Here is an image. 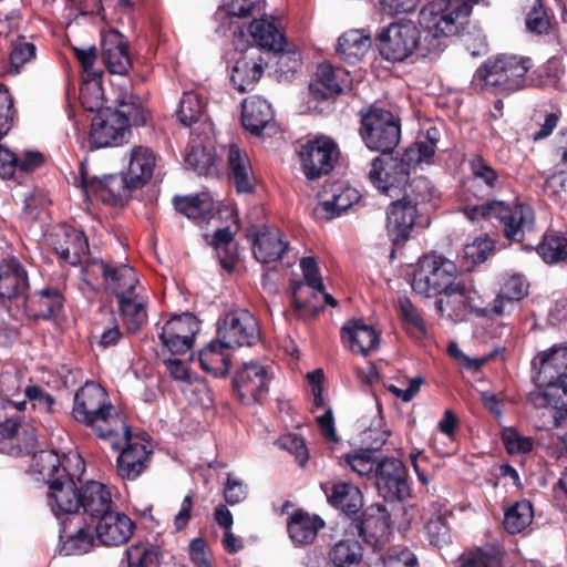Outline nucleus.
<instances>
[{
  "label": "nucleus",
  "mask_w": 567,
  "mask_h": 567,
  "mask_svg": "<svg viewBox=\"0 0 567 567\" xmlns=\"http://www.w3.org/2000/svg\"><path fill=\"white\" fill-rule=\"evenodd\" d=\"M71 416L113 446H118L120 441L127 440L131 434L130 426L111 403L106 390L94 381H86L75 391Z\"/></svg>",
  "instance_id": "1"
},
{
  "label": "nucleus",
  "mask_w": 567,
  "mask_h": 567,
  "mask_svg": "<svg viewBox=\"0 0 567 567\" xmlns=\"http://www.w3.org/2000/svg\"><path fill=\"white\" fill-rule=\"evenodd\" d=\"M101 104H103V97ZM94 110L99 111L91 123L90 150L117 147L126 142L131 126H144L146 124L141 99L133 93H123L115 109H103L100 105Z\"/></svg>",
  "instance_id": "2"
},
{
  "label": "nucleus",
  "mask_w": 567,
  "mask_h": 567,
  "mask_svg": "<svg viewBox=\"0 0 567 567\" xmlns=\"http://www.w3.org/2000/svg\"><path fill=\"white\" fill-rule=\"evenodd\" d=\"M472 6L467 0H432L419 13V24L430 48L425 54H436L444 51V39L454 35L467 21Z\"/></svg>",
  "instance_id": "3"
},
{
  "label": "nucleus",
  "mask_w": 567,
  "mask_h": 567,
  "mask_svg": "<svg viewBox=\"0 0 567 567\" xmlns=\"http://www.w3.org/2000/svg\"><path fill=\"white\" fill-rule=\"evenodd\" d=\"M62 483L55 482L52 486V494L48 498V506L53 515L60 514H83L96 519L112 509L111 492L106 485L87 481L78 489L74 477L66 482V487L62 488Z\"/></svg>",
  "instance_id": "4"
},
{
  "label": "nucleus",
  "mask_w": 567,
  "mask_h": 567,
  "mask_svg": "<svg viewBox=\"0 0 567 567\" xmlns=\"http://www.w3.org/2000/svg\"><path fill=\"white\" fill-rule=\"evenodd\" d=\"M529 69V58L498 54L475 71L471 84L487 93L509 95L526 86Z\"/></svg>",
  "instance_id": "5"
},
{
  "label": "nucleus",
  "mask_w": 567,
  "mask_h": 567,
  "mask_svg": "<svg viewBox=\"0 0 567 567\" xmlns=\"http://www.w3.org/2000/svg\"><path fill=\"white\" fill-rule=\"evenodd\" d=\"M463 213L471 221L497 223L505 238L517 243H522L535 225L534 209L522 203L487 200L480 205H467L463 208Z\"/></svg>",
  "instance_id": "6"
},
{
  "label": "nucleus",
  "mask_w": 567,
  "mask_h": 567,
  "mask_svg": "<svg viewBox=\"0 0 567 567\" xmlns=\"http://www.w3.org/2000/svg\"><path fill=\"white\" fill-rule=\"evenodd\" d=\"M427 40L421 30L411 20L392 22L382 28L375 37V43L380 55L392 63L404 62L410 58L430 59L437 58L436 54H425Z\"/></svg>",
  "instance_id": "7"
},
{
  "label": "nucleus",
  "mask_w": 567,
  "mask_h": 567,
  "mask_svg": "<svg viewBox=\"0 0 567 567\" xmlns=\"http://www.w3.org/2000/svg\"><path fill=\"white\" fill-rule=\"evenodd\" d=\"M359 115V133L364 145L382 154L392 153L401 140L400 118L390 110L377 104L362 107Z\"/></svg>",
  "instance_id": "8"
},
{
  "label": "nucleus",
  "mask_w": 567,
  "mask_h": 567,
  "mask_svg": "<svg viewBox=\"0 0 567 567\" xmlns=\"http://www.w3.org/2000/svg\"><path fill=\"white\" fill-rule=\"evenodd\" d=\"M385 529L384 519H377L373 515L364 512L362 518L352 520L346 530L342 539L333 545L329 551V559L336 567H355L362 560V545L354 535L367 545L375 547L379 542V533Z\"/></svg>",
  "instance_id": "9"
},
{
  "label": "nucleus",
  "mask_w": 567,
  "mask_h": 567,
  "mask_svg": "<svg viewBox=\"0 0 567 567\" xmlns=\"http://www.w3.org/2000/svg\"><path fill=\"white\" fill-rule=\"evenodd\" d=\"M456 265L439 255H424L413 271L411 287L415 293L424 297H437L444 293L457 280Z\"/></svg>",
  "instance_id": "10"
},
{
  "label": "nucleus",
  "mask_w": 567,
  "mask_h": 567,
  "mask_svg": "<svg viewBox=\"0 0 567 567\" xmlns=\"http://www.w3.org/2000/svg\"><path fill=\"white\" fill-rule=\"evenodd\" d=\"M274 372L260 360L243 362L233 375V393L244 405L262 404L269 393Z\"/></svg>",
  "instance_id": "11"
},
{
  "label": "nucleus",
  "mask_w": 567,
  "mask_h": 567,
  "mask_svg": "<svg viewBox=\"0 0 567 567\" xmlns=\"http://www.w3.org/2000/svg\"><path fill=\"white\" fill-rule=\"evenodd\" d=\"M78 178L86 198L92 196L111 206H123L134 192L121 173L103 177L90 175L85 163L80 164Z\"/></svg>",
  "instance_id": "12"
},
{
  "label": "nucleus",
  "mask_w": 567,
  "mask_h": 567,
  "mask_svg": "<svg viewBox=\"0 0 567 567\" xmlns=\"http://www.w3.org/2000/svg\"><path fill=\"white\" fill-rule=\"evenodd\" d=\"M216 339L227 349L252 347L260 340V329L249 310L234 309L218 319Z\"/></svg>",
  "instance_id": "13"
},
{
  "label": "nucleus",
  "mask_w": 567,
  "mask_h": 567,
  "mask_svg": "<svg viewBox=\"0 0 567 567\" xmlns=\"http://www.w3.org/2000/svg\"><path fill=\"white\" fill-rule=\"evenodd\" d=\"M411 175V165L405 156L383 154L371 162L369 179L382 194L389 197L399 196L408 185Z\"/></svg>",
  "instance_id": "14"
},
{
  "label": "nucleus",
  "mask_w": 567,
  "mask_h": 567,
  "mask_svg": "<svg viewBox=\"0 0 567 567\" xmlns=\"http://www.w3.org/2000/svg\"><path fill=\"white\" fill-rule=\"evenodd\" d=\"M441 296L443 297L435 301V307L439 312L445 313L451 321H465L472 313L478 317L492 316L489 308H482L477 305V300H480L478 292L464 281L457 280Z\"/></svg>",
  "instance_id": "15"
},
{
  "label": "nucleus",
  "mask_w": 567,
  "mask_h": 567,
  "mask_svg": "<svg viewBox=\"0 0 567 567\" xmlns=\"http://www.w3.org/2000/svg\"><path fill=\"white\" fill-rule=\"evenodd\" d=\"M59 520L60 553L65 556H80L90 553L95 546L93 527L82 514L54 515Z\"/></svg>",
  "instance_id": "16"
},
{
  "label": "nucleus",
  "mask_w": 567,
  "mask_h": 567,
  "mask_svg": "<svg viewBox=\"0 0 567 567\" xmlns=\"http://www.w3.org/2000/svg\"><path fill=\"white\" fill-rule=\"evenodd\" d=\"M184 161L186 168L199 176H212L217 173V156L210 124L202 123L192 131Z\"/></svg>",
  "instance_id": "17"
},
{
  "label": "nucleus",
  "mask_w": 567,
  "mask_h": 567,
  "mask_svg": "<svg viewBox=\"0 0 567 567\" xmlns=\"http://www.w3.org/2000/svg\"><path fill=\"white\" fill-rule=\"evenodd\" d=\"M200 321L190 312L174 315L158 333L162 350L172 354H185L192 347Z\"/></svg>",
  "instance_id": "18"
},
{
  "label": "nucleus",
  "mask_w": 567,
  "mask_h": 567,
  "mask_svg": "<svg viewBox=\"0 0 567 567\" xmlns=\"http://www.w3.org/2000/svg\"><path fill=\"white\" fill-rule=\"evenodd\" d=\"M48 240L62 264L80 265L90 254L86 235L74 225H59L49 234Z\"/></svg>",
  "instance_id": "19"
},
{
  "label": "nucleus",
  "mask_w": 567,
  "mask_h": 567,
  "mask_svg": "<svg viewBox=\"0 0 567 567\" xmlns=\"http://www.w3.org/2000/svg\"><path fill=\"white\" fill-rule=\"evenodd\" d=\"M338 146L330 137L308 141L299 152L302 171L308 179L329 174L338 161Z\"/></svg>",
  "instance_id": "20"
},
{
  "label": "nucleus",
  "mask_w": 567,
  "mask_h": 567,
  "mask_svg": "<svg viewBox=\"0 0 567 567\" xmlns=\"http://www.w3.org/2000/svg\"><path fill=\"white\" fill-rule=\"evenodd\" d=\"M373 481L386 502L404 501L411 496L406 468L395 457H382L379 461Z\"/></svg>",
  "instance_id": "21"
},
{
  "label": "nucleus",
  "mask_w": 567,
  "mask_h": 567,
  "mask_svg": "<svg viewBox=\"0 0 567 567\" xmlns=\"http://www.w3.org/2000/svg\"><path fill=\"white\" fill-rule=\"evenodd\" d=\"M321 196L322 199L315 207L313 213L318 219L323 220L340 217L348 209L360 206L362 198L358 189L342 182L324 186Z\"/></svg>",
  "instance_id": "22"
},
{
  "label": "nucleus",
  "mask_w": 567,
  "mask_h": 567,
  "mask_svg": "<svg viewBox=\"0 0 567 567\" xmlns=\"http://www.w3.org/2000/svg\"><path fill=\"white\" fill-rule=\"evenodd\" d=\"M530 364L534 372L533 383L547 385L551 391L554 388L550 382L567 375V344H553L547 350L538 352Z\"/></svg>",
  "instance_id": "23"
},
{
  "label": "nucleus",
  "mask_w": 567,
  "mask_h": 567,
  "mask_svg": "<svg viewBox=\"0 0 567 567\" xmlns=\"http://www.w3.org/2000/svg\"><path fill=\"white\" fill-rule=\"evenodd\" d=\"M254 257L262 264L281 260L289 249V241L276 227L262 226L250 229L247 234Z\"/></svg>",
  "instance_id": "24"
},
{
  "label": "nucleus",
  "mask_w": 567,
  "mask_h": 567,
  "mask_svg": "<svg viewBox=\"0 0 567 567\" xmlns=\"http://www.w3.org/2000/svg\"><path fill=\"white\" fill-rule=\"evenodd\" d=\"M35 445L37 434L31 425L21 424L13 417L0 422V453L16 457L29 455Z\"/></svg>",
  "instance_id": "25"
},
{
  "label": "nucleus",
  "mask_w": 567,
  "mask_h": 567,
  "mask_svg": "<svg viewBox=\"0 0 567 567\" xmlns=\"http://www.w3.org/2000/svg\"><path fill=\"white\" fill-rule=\"evenodd\" d=\"M419 208L410 196L392 202L386 209V230L394 246L404 244L413 229Z\"/></svg>",
  "instance_id": "26"
},
{
  "label": "nucleus",
  "mask_w": 567,
  "mask_h": 567,
  "mask_svg": "<svg viewBox=\"0 0 567 567\" xmlns=\"http://www.w3.org/2000/svg\"><path fill=\"white\" fill-rule=\"evenodd\" d=\"M553 390L547 385H535L528 393V401L536 409H548L553 417V426L560 427L567 420V375L550 382Z\"/></svg>",
  "instance_id": "27"
},
{
  "label": "nucleus",
  "mask_w": 567,
  "mask_h": 567,
  "mask_svg": "<svg viewBox=\"0 0 567 567\" xmlns=\"http://www.w3.org/2000/svg\"><path fill=\"white\" fill-rule=\"evenodd\" d=\"M352 78L348 70L321 63L318 65L315 81L309 85V92L316 101H323L350 90Z\"/></svg>",
  "instance_id": "28"
},
{
  "label": "nucleus",
  "mask_w": 567,
  "mask_h": 567,
  "mask_svg": "<svg viewBox=\"0 0 567 567\" xmlns=\"http://www.w3.org/2000/svg\"><path fill=\"white\" fill-rule=\"evenodd\" d=\"M135 529V523L124 513L111 509L96 518L93 532L99 544L120 546L126 544Z\"/></svg>",
  "instance_id": "29"
},
{
  "label": "nucleus",
  "mask_w": 567,
  "mask_h": 567,
  "mask_svg": "<svg viewBox=\"0 0 567 567\" xmlns=\"http://www.w3.org/2000/svg\"><path fill=\"white\" fill-rule=\"evenodd\" d=\"M264 73L262 58L256 47H246L237 52L230 73V82L239 92L254 89Z\"/></svg>",
  "instance_id": "30"
},
{
  "label": "nucleus",
  "mask_w": 567,
  "mask_h": 567,
  "mask_svg": "<svg viewBox=\"0 0 567 567\" xmlns=\"http://www.w3.org/2000/svg\"><path fill=\"white\" fill-rule=\"evenodd\" d=\"M132 435V433L130 434ZM114 450L122 447L116 458L117 474L123 480L134 481L145 470L151 456V451L140 442H132L131 436L127 440H121L118 446L111 445Z\"/></svg>",
  "instance_id": "31"
},
{
  "label": "nucleus",
  "mask_w": 567,
  "mask_h": 567,
  "mask_svg": "<svg viewBox=\"0 0 567 567\" xmlns=\"http://www.w3.org/2000/svg\"><path fill=\"white\" fill-rule=\"evenodd\" d=\"M75 56L86 73V79L80 91V99L83 106L90 111H94V107L101 105V99L103 97V89L101 83V75L93 71V66L96 60L95 47L87 49L74 48Z\"/></svg>",
  "instance_id": "32"
},
{
  "label": "nucleus",
  "mask_w": 567,
  "mask_h": 567,
  "mask_svg": "<svg viewBox=\"0 0 567 567\" xmlns=\"http://www.w3.org/2000/svg\"><path fill=\"white\" fill-rule=\"evenodd\" d=\"M27 315L34 320L58 317L64 306V296L59 287H44L23 298Z\"/></svg>",
  "instance_id": "33"
},
{
  "label": "nucleus",
  "mask_w": 567,
  "mask_h": 567,
  "mask_svg": "<svg viewBox=\"0 0 567 567\" xmlns=\"http://www.w3.org/2000/svg\"><path fill=\"white\" fill-rule=\"evenodd\" d=\"M156 159V154L150 147L138 145L131 148L127 168L121 174L133 190L141 189L152 179Z\"/></svg>",
  "instance_id": "34"
},
{
  "label": "nucleus",
  "mask_w": 567,
  "mask_h": 567,
  "mask_svg": "<svg viewBox=\"0 0 567 567\" xmlns=\"http://www.w3.org/2000/svg\"><path fill=\"white\" fill-rule=\"evenodd\" d=\"M29 288L25 268L17 258L0 262V303L24 298Z\"/></svg>",
  "instance_id": "35"
},
{
  "label": "nucleus",
  "mask_w": 567,
  "mask_h": 567,
  "mask_svg": "<svg viewBox=\"0 0 567 567\" xmlns=\"http://www.w3.org/2000/svg\"><path fill=\"white\" fill-rule=\"evenodd\" d=\"M102 59L112 74L124 75L132 66L128 43L116 30L106 32L102 38Z\"/></svg>",
  "instance_id": "36"
},
{
  "label": "nucleus",
  "mask_w": 567,
  "mask_h": 567,
  "mask_svg": "<svg viewBox=\"0 0 567 567\" xmlns=\"http://www.w3.org/2000/svg\"><path fill=\"white\" fill-rule=\"evenodd\" d=\"M227 175L238 193L250 194L255 190L256 178L249 157L235 144L227 151Z\"/></svg>",
  "instance_id": "37"
},
{
  "label": "nucleus",
  "mask_w": 567,
  "mask_h": 567,
  "mask_svg": "<svg viewBox=\"0 0 567 567\" xmlns=\"http://www.w3.org/2000/svg\"><path fill=\"white\" fill-rule=\"evenodd\" d=\"M65 461L70 462V458L60 457L58 453L52 450H42L40 452L34 453V467L35 471L47 478L49 484V493L48 496L52 494V486L55 482L62 483V488L66 487V482L75 477V473H71L66 465ZM49 497H47L48 499Z\"/></svg>",
  "instance_id": "38"
},
{
  "label": "nucleus",
  "mask_w": 567,
  "mask_h": 567,
  "mask_svg": "<svg viewBox=\"0 0 567 567\" xmlns=\"http://www.w3.org/2000/svg\"><path fill=\"white\" fill-rule=\"evenodd\" d=\"M341 339L352 352L367 355L379 347V334L375 329L362 320H349L341 328Z\"/></svg>",
  "instance_id": "39"
},
{
  "label": "nucleus",
  "mask_w": 567,
  "mask_h": 567,
  "mask_svg": "<svg viewBox=\"0 0 567 567\" xmlns=\"http://www.w3.org/2000/svg\"><path fill=\"white\" fill-rule=\"evenodd\" d=\"M467 166V184L477 189V196H491L501 188L499 173L482 155L472 156Z\"/></svg>",
  "instance_id": "40"
},
{
  "label": "nucleus",
  "mask_w": 567,
  "mask_h": 567,
  "mask_svg": "<svg viewBox=\"0 0 567 567\" xmlns=\"http://www.w3.org/2000/svg\"><path fill=\"white\" fill-rule=\"evenodd\" d=\"M94 265L100 268L103 281L116 298L135 291L138 277L132 266H110L105 261H95Z\"/></svg>",
  "instance_id": "41"
},
{
  "label": "nucleus",
  "mask_w": 567,
  "mask_h": 567,
  "mask_svg": "<svg viewBox=\"0 0 567 567\" xmlns=\"http://www.w3.org/2000/svg\"><path fill=\"white\" fill-rule=\"evenodd\" d=\"M274 111L271 104L259 95H252L244 100L241 106V124L252 135H260L264 128L272 121Z\"/></svg>",
  "instance_id": "42"
},
{
  "label": "nucleus",
  "mask_w": 567,
  "mask_h": 567,
  "mask_svg": "<svg viewBox=\"0 0 567 567\" xmlns=\"http://www.w3.org/2000/svg\"><path fill=\"white\" fill-rule=\"evenodd\" d=\"M249 34L252 38L254 44L258 51L266 50L271 52H279L287 45V39L275 24V19L267 18L254 19L248 28Z\"/></svg>",
  "instance_id": "43"
},
{
  "label": "nucleus",
  "mask_w": 567,
  "mask_h": 567,
  "mask_svg": "<svg viewBox=\"0 0 567 567\" xmlns=\"http://www.w3.org/2000/svg\"><path fill=\"white\" fill-rule=\"evenodd\" d=\"M528 295V284L520 275H513L504 280L499 292L489 308L491 315L503 316L511 313L515 303Z\"/></svg>",
  "instance_id": "44"
},
{
  "label": "nucleus",
  "mask_w": 567,
  "mask_h": 567,
  "mask_svg": "<svg viewBox=\"0 0 567 567\" xmlns=\"http://www.w3.org/2000/svg\"><path fill=\"white\" fill-rule=\"evenodd\" d=\"M328 502L347 516L358 514L363 507V496L359 487L351 483H333L330 489H324Z\"/></svg>",
  "instance_id": "45"
},
{
  "label": "nucleus",
  "mask_w": 567,
  "mask_h": 567,
  "mask_svg": "<svg viewBox=\"0 0 567 567\" xmlns=\"http://www.w3.org/2000/svg\"><path fill=\"white\" fill-rule=\"evenodd\" d=\"M324 522L318 515L310 516L302 509H297L288 519V533L291 540L298 545L310 544L316 538Z\"/></svg>",
  "instance_id": "46"
},
{
  "label": "nucleus",
  "mask_w": 567,
  "mask_h": 567,
  "mask_svg": "<svg viewBox=\"0 0 567 567\" xmlns=\"http://www.w3.org/2000/svg\"><path fill=\"white\" fill-rule=\"evenodd\" d=\"M370 47L371 37L364 30H349L339 37L336 52L344 62L355 64Z\"/></svg>",
  "instance_id": "47"
},
{
  "label": "nucleus",
  "mask_w": 567,
  "mask_h": 567,
  "mask_svg": "<svg viewBox=\"0 0 567 567\" xmlns=\"http://www.w3.org/2000/svg\"><path fill=\"white\" fill-rule=\"evenodd\" d=\"M117 299L118 311L128 332H137L147 320L146 299L133 291Z\"/></svg>",
  "instance_id": "48"
},
{
  "label": "nucleus",
  "mask_w": 567,
  "mask_h": 567,
  "mask_svg": "<svg viewBox=\"0 0 567 567\" xmlns=\"http://www.w3.org/2000/svg\"><path fill=\"white\" fill-rule=\"evenodd\" d=\"M226 349L217 339L208 342L199 351V362L203 370L212 373L215 378L227 375L230 369V360L224 353Z\"/></svg>",
  "instance_id": "49"
},
{
  "label": "nucleus",
  "mask_w": 567,
  "mask_h": 567,
  "mask_svg": "<svg viewBox=\"0 0 567 567\" xmlns=\"http://www.w3.org/2000/svg\"><path fill=\"white\" fill-rule=\"evenodd\" d=\"M175 209L189 219H205L215 206L209 193H199L189 196H175L173 199Z\"/></svg>",
  "instance_id": "50"
},
{
  "label": "nucleus",
  "mask_w": 567,
  "mask_h": 567,
  "mask_svg": "<svg viewBox=\"0 0 567 567\" xmlns=\"http://www.w3.org/2000/svg\"><path fill=\"white\" fill-rule=\"evenodd\" d=\"M507 553L505 548L495 543L478 548L465 558L458 567H506Z\"/></svg>",
  "instance_id": "51"
},
{
  "label": "nucleus",
  "mask_w": 567,
  "mask_h": 567,
  "mask_svg": "<svg viewBox=\"0 0 567 567\" xmlns=\"http://www.w3.org/2000/svg\"><path fill=\"white\" fill-rule=\"evenodd\" d=\"M533 505L527 499H520L509 506L504 514V528L515 535L526 529L533 522Z\"/></svg>",
  "instance_id": "52"
},
{
  "label": "nucleus",
  "mask_w": 567,
  "mask_h": 567,
  "mask_svg": "<svg viewBox=\"0 0 567 567\" xmlns=\"http://www.w3.org/2000/svg\"><path fill=\"white\" fill-rule=\"evenodd\" d=\"M128 567H159L161 550L148 542H137L125 550Z\"/></svg>",
  "instance_id": "53"
},
{
  "label": "nucleus",
  "mask_w": 567,
  "mask_h": 567,
  "mask_svg": "<svg viewBox=\"0 0 567 567\" xmlns=\"http://www.w3.org/2000/svg\"><path fill=\"white\" fill-rule=\"evenodd\" d=\"M320 292L307 285H296L292 288V305L303 316H317L324 308L319 300Z\"/></svg>",
  "instance_id": "54"
},
{
  "label": "nucleus",
  "mask_w": 567,
  "mask_h": 567,
  "mask_svg": "<svg viewBox=\"0 0 567 567\" xmlns=\"http://www.w3.org/2000/svg\"><path fill=\"white\" fill-rule=\"evenodd\" d=\"M205 105L200 94L194 91L185 92L176 112L179 122L185 126L196 124L203 116Z\"/></svg>",
  "instance_id": "55"
},
{
  "label": "nucleus",
  "mask_w": 567,
  "mask_h": 567,
  "mask_svg": "<svg viewBox=\"0 0 567 567\" xmlns=\"http://www.w3.org/2000/svg\"><path fill=\"white\" fill-rule=\"evenodd\" d=\"M535 249L545 262L556 264L567 258V239L563 236L545 235Z\"/></svg>",
  "instance_id": "56"
},
{
  "label": "nucleus",
  "mask_w": 567,
  "mask_h": 567,
  "mask_svg": "<svg viewBox=\"0 0 567 567\" xmlns=\"http://www.w3.org/2000/svg\"><path fill=\"white\" fill-rule=\"evenodd\" d=\"M37 55V47L25 37H19L11 42L9 54L10 71L18 74L22 66L33 60Z\"/></svg>",
  "instance_id": "57"
},
{
  "label": "nucleus",
  "mask_w": 567,
  "mask_h": 567,
  "mask_svg": "<svg viewBox=\"0 0 567 567\" xmlns=\"http://www.w3.org/2000/svg\"><path fill=\"white\" fill-rule=\"evenodd\" d=\"M381 458L372 457L371 450L349 453L344 456L346 464L359 476L373 480Z\"/></svg>",
  "instance_id": "58"
},
{
  "label": "nucleus",
  "mask_w": 567,
  "mask_h": 567,
  "mask_svg": "<svg viewBox=\"0 0 567 567\" xmlns=\"http://www.w3.org/2000/svg\"><path fill=\"white\" fill-rule=\"evenodd\" d=\"M13 97L9 89L0 83V140H2L13 127L16 121Z\"/></svg>",
  "instance_id": "59"
},
{
  "label": "nucleus",
  "mask_w": 567,
  "mask_h": 567,
  "mask_svg": "<svg viewBox=\"0 0 567 567\" xmlns=\"http://www.w3.org/2000/svg\"><path fill=\"white\" fill-rule=\"evenodd\" d=\"M425 533L430 544L434 547L442 548L451 544L450 528L446 524L445 518L442 516H435L431 518L425 527Z\"/></svg>",
  "instance_id": "60"
},
{
  "label": "nucleus",
  "mask_w": 567,
  "mask_h": 567,
  "mask_svg": "<svg viewBox=\"0 0 567 567\" xmlns=\"http://www.w3.org/2000/svg\"><path fill=\"white\" fill-rule=\"evenodd\" d=\"M399 313L402 321L414 328L422 336L426 334V327L422 316L419 313L417 309L414 307L409 297L402 296L399 297L398 300Z\"/></svg>",
  "instance_id": "61"
},
{
  "label": "nucleus",
  "mask_w": 567,
  "mask_h": 567,
  "mask_svg": "<svg viewBox=\"0 0 567 567\" xmlns=\"http://www.w3.org/2000/svg\"><path fill=\"white\" fill-rule=\"evenodd\" d=\"M412 202L416 203V207L420 204L429 203L437 197V190L433 183L425 176H417L411 181L410 184Z\"/></svg>",
  "instance_id": "62"
},
{
  "label": "nucleus",
  "mask_w": 567,
  "mask_h": 567,
  "mask_svg": "<svg viewBox=\"0 0 567 567\" xmlns=\"http://www.w3.org/2000/svg\"><path fill=\"white\" fill-rule=\"evenodd\" d=\"M503 444L508 454H526L533 450V441L523 436L514 427L506 429L502 436Z\"/></svg>",
  "instance_id": "63"
},
{
  "label": "nucleus",
  "mask_w": 567,
  "mask_h": 567,
  "mask_svg": "<svg viewBox=\"0 0 567 567\" xmlns=\"http://www.w3.org/2000/svg\"><path fill=\"white\" fill-rule=\"evenodd\" d=\"M526 27L530 32L536 34H544L549 30V17L540 0H535L533 8L528 12Z\"/></svg>",
  "instance_id": "64"
}]
</instances>
